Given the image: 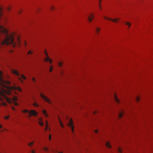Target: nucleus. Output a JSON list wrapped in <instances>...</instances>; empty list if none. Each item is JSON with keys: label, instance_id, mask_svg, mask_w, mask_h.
I'll return each mask as SVG.
<instances>
[{"label": "nucleus", "instance_id": "1", "mask_svg": "<svg viewBox=\"0 0 153 153\" xmlns=\"http://www.w3.org/2000/svg\"><path fill=\"white\" fill-rule=\"evenodd\" d=\"M3 72L2 71H0V85L2 87L5 88L6 89L1 88L0 89V100H1L5 99L7 101L11 103L13 101V104L16 106L18 105V104L16 102L17 100V98L16 96H13V98H8L6 96V95H10L12 94L11 91L13 89L17 90L20 92L22 91V89L20 87H16L15 86H7L5 83L10 85V82L8 81H4L3 79L2 76Z\"/></svg>", "mask_w": 153, "mask_h": 153}, {"label": "nucleus", "instance_id": "2", "mask_svg": "<svg viewBox=\"0 0 153 153\" xmlns=\"http://www.w3.org/2000/svg\"><path fill=\"white\" fill-rule=\"evenodd\" d=\"M44 53L46 57L44 59V61L46 62H49L50 63H52V60L50 58L46 50L45 51Z\"/></svg>", "mask_w": 153, "mask_h": 153}, {"label": "nucleus", "instance_id": "3", "mask_svg": "<svg viewBox=\"0 0 153 153\" xmlns=\"http://www.w3.org/2000/svg\"><path fill=\"white\" fill-rule=\"evenodd\" d=\"M29 113L30 115H28V116L29 117H30V115H32L34 116H36L38 114L37 112L34 110H30L29 111Z\"/></svg>", "mask_w": 153, "mask_h": 153}, {"label": "nucleus", "instance_id": "4", "mask_svg": "<svg viewBox=\"0 0 153 153\" xmlns=\"http://www.w3.org/2000/svg\"><path fill=\"white\" fill-rule=\"evenodd\" d=\"M40 95V96L42 98H43L46 101L49 103H50V104L51 103V100L48 97H47L45 96V95H44L43 94H41Z\"/></svg>", "mask_w": 153, "mask_h": 153}, {"label": "nucleus", "instance_id": "5", "mask_svg": "<svg viewBox=\"0 0 153 153\" xmlns=\"http://www.w3.org/2000/svg\"><path fill=\"white\" fill-rule=\"evenodd\" d=\"M103 17L104 19H105L110 20H111L113 22H117L118 21L120 20L119 18H115L114 19H112L111 18H108L105 16H104Z\"/></svg>", "mask_w": 153, "mask_h": 153}, {"label": "nucleus", "instance_id": "6", "mask_svg": "<svg viewBox=\"0 0 153 153\" xmlns=\"http://www.w3.org/2000/svg\"><path fill=\"white\" fill-rule=\"evenodd\" d=\"M73 122L71 119H70L69 120V123L68 124V126L69 127H71V129L73 132H74V126L72 125Z\"/></svg>", "mask_w": 153, "mask_h": 153}, {"label": "nucleus", "instance_id": "7", "mask_svg": "<svg viewBox=\"0 0 153 153\" xmlns=\"http://www.w3.org/2000/svg\"><path fill=\"white\" fill-rule=\"evenodd\" d=\"M94 16L93 14L91 13L89 16L88 17V20L89 23L93 21V19L94 18Z\"/></svg>", "mask_w": 153, "mask_h": 153}, {"label": "nucleus", "instance_id": "8", "mask_svg": "<svg viewBox=\"0 0 153 153\" xmlns=\"http://www.w3.org/2000/svg\"><path fill=\"white\" fill-rule=\"evenodd\" d=\"M42 113L45 117L47 118L48 117L49 115L47 113V111L45 109H44L42 110Z\"/></svg>", "mask_w": 153, "mask_h": 153}, {"label": "nucleus", "instance_id": "9", "mask_svg": "<svg viewBox=\"0 0 153 153\" xmlns=\"http://www.w3.org/2000/svg\"><path fill=\"white\" fill-rule=\"evenodd\" d=\"M12 72L13 74H15L17 76H19V73L17 70H13L12 71Z\"/></svg>", "mask_w": 153, "mask_h": 153}, {"label": "nucleus", "instance_id": "10", "mask_svg": "<svg viewBox=\"0 0 153 153\" xmlns=\"http://www.w3.org/2000/svg\"><path fill=\"white\" fill-rule=\"evenodd\" d=\"M114 99L115 101L117 103H119L120 102V101L118 99L116 95L115 94L114 95Z\"/></svg>", "mask_w": 153, "mask_h": 153}, {"label": "nucleus", "instance_id": "11", "mask_svg": "<svg viewBox=\"0 0 153 153\" xmlns=\"http://www.w3.org/2000/svg\"><path fill=\"white\" fill-rule=\"evenodd\" d=\"M125 25H126V26H128V28H129L131 25V23L129 22H125Z\"/></svg>", "mask_w": 153, "mask_h": 153}, {"label": "nucleus", "instance_id": "12", "mask_svg": "<svg viewBox=\"0 0 153 153\" xmlns=\"http://www.w3.org/2000/svg\"><path fill=\"white\" fill-rule=\"evenodd\" d=\"M106 146L107 147L109 148H111V144H110L109 141H107L106 142Z\"/></svg>", "mask_w": 153, "mask_h": 153}, {"label": "nucleus", "instance_id": "13", "mask_svg": "<svg viewBox=\"0 0 153 153\" xmlns=\"http://www.w3.org/2000/svg\"><path fill=\"white\" fill-rule=\"evenodd\" d=\"M59 118V123H60V126H61V127L62 128H63L64 127V125H63V124L61 120H60L59 117H58Z\"/></svg>", "mask_w": 153, "mask_h": 153}, {"label": "nucleus", "instance_id": "14", "mask_svg": "<svg viewBox=\"0 0 153 153\" xmlns=\"http://www.w3.org/2000/svg\"><path fill=\"white\" fill-rule=\"evenodd\" d=\"M100 29L99 27H97L96 29V32L97 33H98L100 31Z\"/></svg>", "mask_w": 153, "mask_h": 153}, {"label": "nucleus", "instance_id": "15", "mask_svg": "<svg viewBox=\"0 0 153 153\" xmlns=\"http://www.w3.org/2000/svg\"><path fill=\"white\" fill-rule=\"evenodd\" d=\"M53 67H52V65H51L50 66V68H49V72H51V71H52L53 70Z\"/></svg>", "mask_w": 153, "mask_h": 153}, {"label": "nucleus", "instance_id": "16", "mask_svg": "<svg viewBox=\"0 0 153 153\" xmlns=\"http://www.w3.org/2000/svg\"><path fill=\"white\" fill-rule=\"evenodd\" d=\"M21 76L22 78L24 79H26V77L23 74H22L21 75Z\"/></svg>", "mask_w": 153, "mask_h": 153}, {"label": "nucleus", "instance_id": "17", "mask_svg": "<svg viewBox=\"0 0 153 153\" xmlns=\"http://www.w3.org/2000/svg\"><path fill=\"white\" fill-rule=\"evenodd\" d=\"M39 124L41 126H43L44 125V123L42 121H39Z\"/></svg>", "mask_w": 153, "mask_h": 153}, {"label": "nucleus", "instance_id": "18", "mask_svg": "<svg viewBox=\"0 0 153 153\" xmlns=\"http://www.w3.org/2000/svg\"><path fill=\"white\" fill-rule=\"evenodd\" d=\"M33 53V52L31 51V50H30L27 53V55H29V54H30V55H32Z\"/></svg>", "mask_w": 153, "mask_h": 153}, {"label": "nucleus", "instance_id": "19", "mask_svg": "<svg viewBox=\"0 0 153 153\" xmlns=\"http://www.w3.org/2000/svg\"><path fill=\"white\" fill-rule=\"evenodd\" d=\"M123 114V112L120 113L119 114V117L120 118H121L122 117V115Z\"/></svg>", "mask_w": 153, "mask_h": 153}, {"label": "nucleus", "instance_id": "20", "mask_svg": "<svg viewBox=\"0 0 153 153\" xmlns=\"http://www.w3.org/2000/svg\"><path fill=\"white\" fill-rule=\"evenodd\" d=\"M58 65L59 67H61L62 65V63L61 62H59L58 63Z\"/></svg>", "mask_w": 153, "mask_h": 153}, {"label": "nucleus", "instance_id": "21", "mask_svg": "<svg viewBox=\"0 0 153 153\" xmlns=\"http://www.w3.org/2000/svg\"><path fill=\"white\" fill-rule=\"evenodd\" d=\"M22 112L23 113H27L28 112L29 113V111L27 110V109H25L22 111Z\"/></svg>", "mask_w": 153, "mask_h": 153}, {"label": "nucleus", "instance_id": "22", "mask_svg": "<svg viewBox=\"0 0 153 153\" xmlns=\"http://www.w3.org/2000/svg\"><path fill=\"white\" fill-rule=\"evenodd\" d=\"M34 142L32 141L31 142H30L28 144V145L30 146H32V144H33L34 143Z\"/></svg>", "mask_w": 153, "mask_h": 153}, {"label": "nucleus", "instance_id": "23", "mask_svg": "<svg viewBox=\"0 0 153 153\" xmlns=\"http://www.w3.org/2000/svg\"><path fill=\"white\" fill-rule=\"evenodd\" d=\"M9 117H10L9 115L6 116L4 117V119L5 120H7L9 118Z\"/></svg>", "mask_w": 153, "mask_h": 153}, {"label": "nucleus", "instance_id": "24", "mask_svg": "<svg viewBox=\"0 0 153 153\" xmlns=\"http://www.w3.org/2000/svg\"><path fill=\"white\" fill-rule=\"evenodd\" d=\"M50 9L51 10L53 11L54 9V7L53 6H51Z\"/></svg>", "mask_w": 153, "mask_h": 153}, {"label": "nucleus", "instance_id": "25", "mask_svg": "<svg viewBox=\"0 0 153 153\" xmlns=\"http://www.w3.org/2000/svg\"><path fill=\"white\" fill-rule=\"evenodd\" d=\"M11 9V7H8L7 8V10L8 12H10V10Z\"/></svg>", "mask_w": 153, "mask_h": 153}, {"label": "nucleus", "instance_id": "26", "mask_svg": "<svg viewBox=\"0 0 153 153\" xmlns=\"http://www.w3.org/2000/svg\"><path fill=\"white\" fill-rule=\"evenodd\" d=\"M118 151L120 153H122V151L121 150V149L120 148H119L118 149Z\"/></svg>", "mask_w": 153, "mask_h": 153}, {"label": "nucleus", "instance_id": "27", "mask_svg": "<svg viewBox=\"0 0 153 153\" xmlns=\"http://www.w3.org/2000/svg\"><path fill=\"white\" fill-rule=\"evenodd\" d=\"M43 149L45 151H47L48 150V148L47 147H45L43 148Z\"/></svg>", "mask_w": 153, "mask_h": 153}, {"label": "nucleus", "instance_id": "28", "mask_svg": "<svg viewBox=\"0 0 153 153\" xmlns=\"http://www.w3.org/2000/svg\"><path fill=\"white\" fill-rule=\"evenodd\" d=\"M1 105L3 106H6L7 105V104L5 102H3L1 103Z\"/></svg>", "mask_w": 153, "mask_h": 153}, {"label": "nucleus", "instance_id": "29", "mask_svg": "<svg viewBox=\"0 0 153 153\" xmlns=\"http://www.w3.org/2000/svg\"><path fill=\"white\" fill-rule=\"evenodd\" d=\"M18 79L22 83H23V80L20 77L18 78Z\"/></svg>", "mask_w": 153, "mask_h": 153}, {"label": "nucleus", "instance_id": "30", "mask_svg": "<svg viewBox=\"0 0 153 153\" xmlns=\"http://www.w3.org/2000/svg\"><path fill=\"white\" fill-rule=\"evenodd\" d=\"M39 121H42V118L41 117L39 118L38 119Z\"/></svg>", "mask_w": 153, "mask_h": 153}, {"label": "nucleus", "instance_id": "31", "mask_svg": "<svg viewBox=\"0 0 153 153\" xmlns=\"http://www.w3.org/2000/svg\"><path fill=\"white\" fill-rule=\"evenodd\" d=\"M33 105L35 106H37V107H38L39 106L37 104L36 102H34V103Z\"/></svg>", "mask_w": 153, "mask_h": 153}, {"label": "nucleus", "instance_id": "32", "mask_svg": "<svg viewBox=\"0 0 153 153\" xmlns=\"http://www.w3.org/2000/svg\"><path fill=\"white\" fill-rule=\"evenodd\" d=\"M139 98L138 97H137L136 99V101L138 102L139 101Z\"/></svg>", "mask_w": 153, "mask_h": 153}, {"label": "nucleus", "instance_id": "33", "mask_svg": "<svg viewBox=\"0 0 153 153\" xmlns=\"http://www.w3.org/2000/svg\"><path fill=\"white\" fill-rule=\"evenodd\" d=\"M99 7L100 9V10H101L102 9V8H101V4H99Z\"/></svg>", "mask_w": 153, "mask_h": 153}, {"label": "nucleus", "instance_id": "34", "mask_svg": "<svg viewBox=\"0 0 153 153\" xmlns=\"http://www.w3.org/2000/svg\"><path fill=\"white\" fill-rule=\"evenodd\" d=\"M49 140H51V134H50L49 136Z\"/></svg>", "mask_w": 153, "mask_h": 153}, {"label": "nucleus", "instance_id": "35", "mask_svg": "<svg viewBox=\"0 0 153 153\" xmlns=\"http://www.w3.org/2000/svg\"><path fill=\"white\" fill-rule=\"evenodd\" d=\"M46 126H48V122L47 120L46 121Z\"/></svg>", "mask_w": 153, "mask_h": 153}, {"label": "nucleus", "instance_id": "36", "mask_svg": "<svg viewBox=\"0 0 153 153\" xmlns=\"http://www.w3.org/2000/svg\"><path fill=\"white\" fill-rule=\"evenodd\" d=\"M48 126H45V130L46 131H47L48 129Z\"/></svg>", "mask_w": 153, "mask_h": 153}, {"label": "nucleus", "instance_id": "37", "mask_svg": "<svg viewBox=\"0 0 153 153\" xmlns=\"http://www.w3.org/2000/svg\"><path fill=\"white\" fill-rule=\"evenodd\" d=\"M32 80L34 82L35 81V79L34 77L33 78Z\"/></svg>", "mask_w": 153, "mask_h": 153}, {"label": "nucleus", "instance_id": "38", "mask_svg": "<svg viewBox=\"0 0 153 153\" xmlns=\"http://www.w3.org/2000/svg\"><path fill=\"white\" fill-rule=\"evenodd\" d=\"M12 108L13 110H14V111L15 110V108L14 107H12Z\"/></svg>", "mask_w": 153, "mask_h": 153}, {"label": "nucleus", "instance_id": "39", "mask_svg": "<svg viewBox=\"0 0 153 153\" xmlns=\"http://www.w3.org/2000/svg\"><path fill=\"white\" fill-rule=\"evenodd\" d=\"M16 44L15 43L13 45V47H14L16 46Z\"/></svg>", "mask_w": 153, "mask_h": 153}, {"label": "nucleus", "instance_id": "40", "mask_svg": "<svg viewBox=\"0 0 153 153\" xmlns=\"http://www.w3.org/2000/svg\"><path fill=\"white\" fill-rule=\"evenodd\" d=\"M63 72L62 71H61V74L62 75H63Z\"/></svg>", "mask_w": 153, "mask_h": 153}, {"label": "nucleus", "instance_id": "41", "mask_svg": "<svg viewBox=\"0 0 153 153\" xmlns=\"http://www.w3.org/2000/svg\"><path fill=\"white\" fill-rule=\"evenodd\" d=\"M102 1V0H99V4H101V2Z\"/></svg>", "mask_w": 153, "mask_h": 153}, {"label": "nucleus", "instance_id": "42", "mask_svg": "<svg viewBox=\"0 0 153 153\" xmlns=\"http://www.w3.org/2000/svg\"><path fill=\"white\" fill-rule=\"evenodd\" d=\"M95 132L96 133H97L98 132V130H95Z\"/></svg>", "mask_w": 153, "mask_h": 153}, {"label": "nucleus", "instance_id": "43", "mask_svg": "<svg viewBox=\"0 0 153 153\" xmlns=\"http://www.w3.org/2000/svg\"><path fill=\"white\" fill-rule=\"evenodd\" d=\"M2 127V126L0 124V128H1Z\"/></svg>", "mask_w": 153, "mask_h": 153}, {"label": "nucleus", "instance_id": "44", "mask_svg": "<svg viewBox=\"0 0 153 153\" xmlns=\"http://www.w3.org/2000/svg\"><path fill=\"white\" fill-rule=\"evenodd\" d=\"M13 52V50H10V53H12Z\"/></svg>", "mask_w": 153, "mask_h": 153}, {"label": "nucleus", "instance_id": "45", "mask_svg": "<svg viewBox=\"0 0 153 153\" xmlns=\"http://www.w3.org/2000/svg\"><path fill=\"white\" fill-rule=\"evenodd\" d=\"M32 153H35V152L33 151V150H32Z\"/></svg>", "mask_w": 153, "mask_h": 153}, {"label": "nucleus", "instance_id": "46", "mask_svg": "<svg viewBox=\"0 0 153 153\" xmlns=\"http://www.w3.org/2000/svg\"><path fill=\"white\" fill-rule=\"evenodd\" d=\"M19 13H21V11H19L18 12Z\"/></svg>", "mask_w": 153, "mask_h": 153}, {"label": "nucleus", "instance_id": "47", "mask_svg": "<svg viewBox=\"0 0 153 153\" xmlns=\"http://www.w3.org/2000/svg\"><path fill=\"white\" fill-rule=\"evenodd\" d=\"M96 113V111L94 112V114H95Z\"/></svg>", "mask_w": 153, "mask_h": 153}, {"label": "nucleus", "instance_id": "48", "mask_svg": "<svg viewBox=\"0 0 153 153\" xmlns=\"http://www.w3.org/2000/svg\"><path fill=\"white\" fill-rule=\"evenodd\" d=\"M49 130L50 131V128H49Z\"/></svg>", "mask_w": 153, "mask_h": 153}, {"label": "nucleus", "instance_id": "49", "mask_svg": "<svg viewBox=\"0 0 153 153\" xmlns=\"http://www.w3.org/2000/svg\"><path fill=\"white\" fill-rule=\"evenodd\" d=\"M63 153L62 152H59V153Z\"/></svg>", "mask_w": 153, "mask_h": 153}]
</instances>
